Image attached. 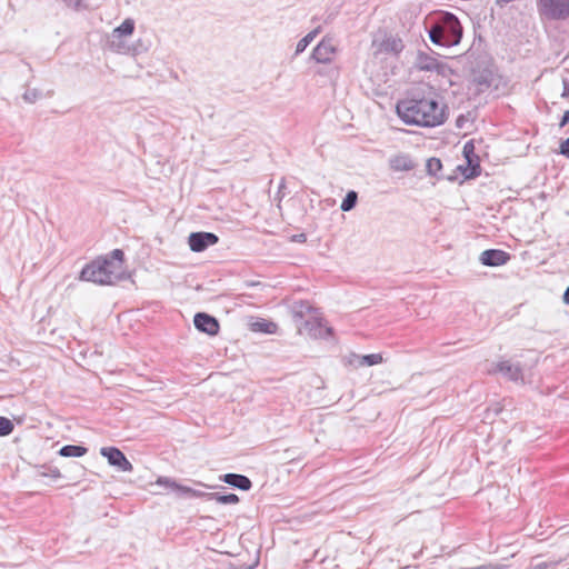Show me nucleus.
Segmentation results:
<instances>
[{
	"instance_id": "nucleus-1",
	"label": "nucleus",
	"mask_w": 569,
	"mask_h": 569,
	"mask_svg": "<svg viewBox=\"0 0 569 569\" xmlns=\"http://www.w3.org/2000/svg\"><path fill=\"white\" fill-rule=\"evenodd\" d=\"M398 117L408 126L435 128L446 122L448 106L440 104L436 93L411 92L396 104Z\"/></svg>"
},
{
	"instance_id": "nucleus-2",
	"label": "nucleus",
	"mask_w": 569,
	"mask_h": 569,
	"mask_svg": "<svg viewBox=\"0 0 569 569\" xmlns=\"http://www.w3.org/2000/svg\"><path fill=\"white\" fill-rule=\"evenodd\" d=\"M423 26L430 41L438 47H456L463 36V27L459 18L450 11L436 10L430 12L425 18Z\"/></svg>"
},
{
	"instance_id": "nucleus-3",
	"label": "nucleus",
	"mask_w": 569,
	"mask_h": 569,
	"mask_svg": "<svg viewBox=\"0 0 569 569\" xmlns=\"http://www.w3.org/2000/svg\"><path fill=\"white\" fill-rule=\"evenodd\" d=\"M471 80L479 87V91L492 86L495 78V64L487 54H478L469 61Z\"/></svg>"
},
{
	"instance_id": "nucleus-4",
	"label": "nucleus",
	"mask_w": 569,
	"mask_h": 569,
	"mask_svg": "<svg viewBox=\"0 0 569 569\" xmlns=\"http://www.w3.org/2000/svg\"><path fill=\"white\" fill-rule=\"evenodd\" d=\"M537 9L541 18L550 21L569 19V0H537Z\"/></svg>"
},
{
	"instance_id": "nucleus-5",
	"label": "nucleus",
	"mask_w": 569,
	"mask_h": 569,
	"mask_svg": "<svg viewBox=\"0 0 569 569\" xmlns=\"http://www.w3.org/2000/svg\"><path fill=\"white\" fill-rule=\"evenodd\" d=\"M154 485L172 491L179 499L204 498L206 500H208V496L211 493L181 485L177 482L174 479L164 476L158 477Z\"/></svg>"
},
{
	"instance_id": "nucleus-6",
	"label": "nucleus",
	"mask_w": 569,
	"mask_h": 569,
	"mask_svg": "<svg viewBox=\"0 0 569 569\" xmlns=\"http://www.w3.org/2000/svg\"><path fill=\"white\" fill-rule=\"evenodd\" d=\"M102 266L103 264H101L97 257L82 268L79 279L81 281L93 282L100 286H111L110 276L113 274V271H107Z\"/></svg>"
},
{
	"instance_id": "nucleus-7",
	"label": "nucleus",
	"mask_w": 569,
	"mask_h": 569,
	"mask_svg": "<svg viewBox=\"0 0 569 569\" xmlns=\"http://www.w3.org/2000/svg\"><path fill=\"white\" fill-rule=\"evenodd\" d=\"M102 267L108 271H113L110 276L111 283L114 284L118 281L124 280L127 277L123 272L124 252L121 249H113L104 256L98 257Z\"/></svg>"
},
{
	"instance_id": "nucleus-8",
	"label": "nucleus",
	"mask_w": 569,
	"mask_h": 569,
	"mask_svg": "<svg viewBox=\"0 0 569 569\" xmlns=\"http://www.w3.org/2000/svg\"><path fill=\"white\" fill-rule=\"evenodd\" d=\"M462 153L466 159L463 178L470 180L479 177L481 174L480 158L475 152V144L472 140L465 143Z\"/></svg>"
},
{
	"instance_id": "nucleus-9",
	"label": "nucleus",
	"mask_w": 569,
	"mask_h": 569,
	"mask_svg": "<svg viewBox=\"0 0 569 569\" xmlns=\"http://www.w3.org/2000/svg\"><path fill=\"white\" fill-rule=\"evenodd\" d=\"M219 242V237L213 232L196 231L188 237V244L193 252H203L209 247Z\"/></svg>"
},
{
	"instance_id": "nucleus-10",
	"label": "nucleus",
	"mask_w": 569,
	"mask_h": 569,
	"mask_svg": "<svg viewBox=\"0 0 569 569\" xmlns=\"http://www.w3.org/2000/svg\"><path fill=\"white\" fill-rule=\"evenodd\" d=\"M100 455L107 458L110 466L117 467L120 471H132V463L126 455L117 447H102Z\"/></svg>"
},
{
	"instance_id": "nucleus-11",
	"label": "nucleus",
	"mask_w": 569,
	"mask_h": 569,
	"mask_svg": "<svg viewBox=\"0 0 569 569\" xmlns=\"http://www.w3.org/2000/svg\"><path fill=\"white\" fill-rule=\"evenodd\" d=\"M193 325L198 331L211 337L217 336L220 330L218 319L207 312H197L193 317Z\"/></svg>"
},
{
	"instance_id": "nucleus-12",
	"label": "nucleus",
	"mask_w": 569,
	"mask_h": 569,
	"mask_svg": "<svg viewBox=\"0 0 569 569\" xmlns=\"http://www.w3.org/2000/svg\"><path fill=\"white\" fill-rule=\"evenodd\" d=\"M415 64L421 71H435L442 76L448 68L446 63L438 61L435 57L423 51H418Z\"/></svg>"
},
{
	"instance_id": "nucleus-13",
	"label": "nucleus",
	"mask_w": 569,
	"mask_h": 569,
	"mask_svg": "<svg viewBox=\"0 0 569 569\" xmlns=\"http://www.w3.org/2000/svg\"><path fill=\"white\" fill-rule=\"evenodd\" d=\"M382 361L383 358L381 353H369L360 356L355 352H350L348 356L343 357V363L353 368L371 367L379 365Z\"/></svg>"
},
{
	"instance_id": "nucleus-14",
	"label": "nucleus",
	"mask_w": 569,
	"mask_h": 569,
	"mask_svg": "<svg viewBox=\"0 0 569 569\" xmlns=\"http://www.w3.org/2000/svg\"><path fill=\"white\" fill-rule=\"evenodd\" d=\"M511 259V254L501 249H487L480 253L479 261L487 267H500Z\"/></svg>"
},
{
	"instance_id": "nucleus-15",
	"label": "nucleus",
	"mask_w": 569,
	"mask_h": 569,
	"mask_svg": "<svg viewBox=\"0 0 569 569\" xmlns=\"http://www.w3.org/2000/svg\"><path fill=\"white\" fill-rule=\"evenodd\" d=\"M336 52V48L332 44V40L325 37L312 50L311 59L318 63H329L332 60V56Z\"/></svg>"
},
{
	"instance_id": "nucleus-16",
	"label": "nucleus",
	"mask_w": 569,
	"mask_h": 569,
	"mask_svg": "<svg viewBox=\"0 0 569 569\" xmlns=\"http://www.w3.org/2000/svg\"><path fill=\"white\" fill-rule=\"evenodd\" d=\"M373 46H377L378 53H391L398 56L405 49V44L401 38L398 36H386L379 43L373 40Z\"/></svg>"
},
{
	"instance_id": "nucleus-17",
	"label": "nucleus",
	"mask_w": 569,
	"mask_h": 569,
	"mask_svg": "<svg viewBox=\"0 0 569 569\" xmlns=\"http://www.w3.org/2000/svg\"><path fill=\"white\" fill-rule=\"evenodd\" d=\"M492 372H500L503 377L510 381H522L523 372L520 363H511L509 360L499 361L496 363Z\"/></svg>"
},
{
	"instance_id": "nucleus-18",
	"label": "nucleus",
	"mask_w": 569,
	"mask_h": 569,
	"mask_svg": "<svg viewBox=\"0 0 569 569\" xmlns=\"http://www.w3.org/2000/svg\"><path fill=\"white\" fill-rule=\"evenodd\" d=\"M220 480L231 486L232 488L242 491H249L252 488V481L250 480V478L240 473H224L220 476Z\"/></svg>"
},
{
	"instance_id": "nucleus-19",
	"label": "nucleus",
	"mask_w": 569,
	"mask_h": 569,
	"mask_svg": "<svg viewBox=\"0 0 569 569\" xmlns=\"http://www.w3.org/2000/svg\"><path fill=\"white\" fill-rule=\"evenodd\" d=\"M306 330L309 331L310 335L320 338H328L333 335V329L331 327H325L322 323V319L312 318L305 322Z\"/></svg>"
},
{
	"instance_id": "nucleus-20",
	"label": "nucleus",
	"mask_w": 569,
	"mask_h": 569,
	"mask_svg": "<svg viewBox=\"0 0 569 569\" xmlns=\"http://www.w3.org/2000/svg\"><path fill=\"white\" fill-rule=\"evenodd\" d=\"M389 167L393 171H411L416 163L409 154L398 153L389 159Z\"/></svg>"
},
{
	"instance_id": "nucleus-21",
	"label": "nucleus",
	"mask_w": 569,
	"mask_h": 569,
	"mask_svg": "<svg viewBox=\"0 0 569 569\" xmlns=\"http://www.w3.org/2000/svg\"><path fill=\"white\" fill-rule=\"evenodd\" d=\"M250 330L253 332L272 335L277 332L278 325L270 320L257 318L254 321L250 323Z\"/></svg>"
},
{
	"instance_id": "nucleus-22",
	"label": "nucleus",
	"mask_w": 569,
	"mask_h": 569,
	"mask_svg": "<svg viewBox=\"0 0 569 569\" xmlns=\"http://www.w3.org/2000/svg\"><path fill=\"white\" fill-rule=\"evenodd\" d=\"M442 162L439 158L431 157L427 160L426 171L429 176L435 177L437 179H447L449 181H453V177H446L441 174Z\"/></svg>"
},
{
	"instance_id": "nucleus-23",
	"label": "nucleus",
	"mask_w": 569,
	"mask_h": 569,
	"mask_svg": "<svg viewBox=\"0 0 569 569\" xmlns=\"http://www.w3.org/2000/svg\"><path fill=\"white\" fill-rule=\"evenodd\" d=\"M88 448L81 445H64L58 453L64 458H79L87 455Z\"/></svg>"
},
{
	"instance_id": "nucleus-24",
	"label": "nucleus",
	"mask_w": 569,
	"mask_h": 569,
	"mask_svg": "<svg viewBox=\"0 0 569 569\" xmlns=\"http://www.w3.org/2000/svg\"><path fill=\"white\" fill-rule=\"evenodd\" d=\"M208 501H216L219 505H236L240 501L239 497L236 493H220V492H211L208 496Z\"/></svg>"
},
{
	"instance_id": "nucleus-25",
	"label": "nucleus",
	"mask_w": 569,
	"mask_h": 569,
	"mask_svg": "<svg viewBox=\"0 0 569 569\" xmlns=\"http://www.w3.org/2000/svg\"><path fill=\"white\" fill-rule=\"evenodd\" d=\"M321 27L315 28L312 31L308 32L303 38H301L296 47L295 54L298 56L302 53L307 47L313 41V39L320 33Z\"/></svg>"
},
{
	"instance_id": "nucleus-26",
	"label": "nucleus",
	"mask_w": 569,
	"mask_h": 569,
	"mask_svg": "<svg viewBox=\"0 0 569 569\" xmlns=\"http://www.w3.org/2000/svg\"><path fill=\"white\" fill-rule=\"evenodd\" d=\"M133 31H134V20L131 18H128V19L123 20V22L120 26L114 28L113 37L121 38V37L131 36L133 33Z\"/></svg>"
},
{
	"instance_id": "nucleus-27",
	"label": "nucleus",
	"mask_w": 569,
	"mask_h": 569,
	"mask_svg": "<svg viewBox=\"0 0 569 569\" xmlns=\"http://www.w3.org/2000/svg\"><path fill=\"white\" fill-rule=\"evenodd\" d=\"M357 202L358 193L355 190H349L341 201L340 209L341 211L348 212L357 206Z\"/></svg>"
},
{
	"instance_id": "nucleus-28",
	"label": "nucleus",
	"mask_w": 569,
	"mask_h": 569,
	"mask_svg": "<svg viewBox=\"0 0 569 569\" xmlns=\"http://www.w3.org/2000/svg\"><path fill=\"white\" fill-rule=\"evenodd\" d=\"M127 50L132 56H139L149 50V42H146L142 39H138L132 46L128 47Z\"/></svg>"
},
{
	"instance_id": "nucleus-29",
	"label": "nucleus",
	"mask_w": 569,
	"mask_h": 569,
	"mask_svg": "<svg viewBox=\"0 0 569 569\" xmlns=\"http://www.w3.org/2000/svg\"><path fill=\"white\" fill-rule=\"evenodd\" d=\"M13 428L14 425L9 418L0 416V437L9 436Z\"/></svg>"
},
{
	"instance_id": "nucleus-30",
	"label": "nucleus",
	"mask_w": 569,
	"mask_h": 569,
	"mask_svg": "<svg viewBox=\"0 0 569 569\" xmlns=\"http://www.w3.org/2000/svg\"><path fill=\"white\" fill-rule=\"evenodd\" d=\"M40 468L44 469V471L39 472V476L41 477H50L54 480L60 479L62 477L60 470L57 467L43 465Z\"/></svg>"
},
{
	"instance_id": "nucleus-31",
	"label": "nucleus",
	"mask_w": 569,
	"mask_h": 569,
	"mask_svg": "<svg viewBox=\"0 0 569 569\" xmlns=\"http://www.w3.org/2000/svg\"><path fill=\"white\" fill-rule=\"evenodd\" d=\"M258 558L253 560L252 563H247L241 561V559H236L234 561H231L229 565L230 569H253L258 565Z\"/></svg>"
},
{
	"instance_id": "nucleus-32",
	"label": "nucleus",
	"mask_w": 569,
	"mask_h": 569,
	"mask_svg": "<svg viewBox=\"0 0 569 569\" xmlns=\"http://www.w3.org/2000/svg\"><path fill=\"white\" fill-rule=\"evenodd\" d=\"M41 97L38 89H29L23 93V100L28 103H34Z\"/></svg>"
},
{
	"instance_id": "nucleus-33",
	"label": "nucleus",
	"mask_w": 569,
	"mask_h": 569,
	"mask_svg": "<svg viewBox=\"0 0 569 569\" xmlns=\"http://www.w3.org/2000/svg\"><path fill=\"white\" fill-rule=\"evenodd\" d=\"M67 7L72 8L74 10H81L86 7L82 4V0H62Z\"/></svg>"
},
{
	"instance_id": "nucleus-34",
	"label": "nucleus",
	"mask_w": 569,
	"mask_h": 569,
	"mask_svg": "<svg viewBox=\"0 0 569 569\" xmlns=\"http://www.w3.org/2000/svg\"><path fill=\"white\" fill-rule=\"evenodd\" d=\"M559 153L569 158V138L562 140L559 146Z\"/></svg>"
},
{
	"instance_id": "nucleus-35",
	"label": "nucleus",
	"mask_w": 569,
	"mask_h": 569,
	"mask_svg": "<svg viewBox=\"0 0 569 569\" xmlns=\"http://www.w3.org/2000/svg\"><path fill=\"white\" fill-rule=\"evenodd\" d=\"M556 566V562H540L533 566L531 569H555Z\"/></svg>"
},
{
	"instance_id": "nucleus-36",
	"label": "nucleus",
	"mask_w": 569,
	"mask_h": 569,
	"mask_svg": "<svg viewBox=\"0 0 569 569\" xmlns=\"http://www.w3.org/2000/svg\"><path fill=\"white\" fill-rule=\"evenodd\" d=\"M562 86H563V89H562V92H561V97L563 99H569V80L568 79H563L562 80Z\"/></svg>"
},
{
	"instance_id": "nucleus-37",
	"label": "nucleus",
	"mask_w": 569,
	"mask_h": 569,
	"mask_svg": "<svg viewBox=\"0 0 569 569\" xmlns=\"http://www.w3.org/2000/svg\"><path fill=\"white\" fill-rule=\"evenodd\" d=\"M291 241L293 242H298V243H303L307 241V236L306 233H297V234H293L291 237Z\"/></svg>"
},
{
	"instance_id": "nucleus-38",
	"label": "nucleus",
	"mask_w": 569,
	"mask_h": 569,
	"mask_svg": "<svg viewBox=\"0 0 569 569\" xmlns=\"http://www.w3.org/2000/svg\"><path fill=\"white\" fill-rule=\"evenodd\" d=\"M569 123V110H566L560 118L559 127L563 128Z\"/></svg>"
},
{
	"instance_id": "nucleus-39",
	"label": "nucleus",
	"mask_w": 569,
	"mask_h": 569,
	"mask_svg": "<svg viewBox=\"0 0 569 569\" xmlns=\"http://www.w3.org/2000/svg\"><path fill=\"white\" fill-rule=\"evenodd\" d=\"M465 121L466 118L463 114L458 116V118L456 119V127L459 129L463 128Z\"/></svg>"
},
{
	"instance_id": "nucleus-40",
	"label": "nucleus",
	"mask_w": 569,
	"mask_h": 569,
	"mask_svg": "<svg viewBox=\"0 0 569 569\" xmlns=\"http://www.w3.org/2000/svg\"><path fill=\"white\" fill-rule=\"evenodd\" d=\"M562 301L563 303L569 305V286L566 288L562 295Z\"/></svg>"
},
{
	"instance_id": "nucleus-41",
	"label": "nucleus",
	"mask_w": 569,
	"mask_h": 569,
	"mask_svg": "<svg viewBox=\"0 0 569 569\" xmlns=\"http://www.w3.org/2000/svg\"><path fill=\"white\" fill-rule=\"evenodd\" d=\"M463 167H465V166H462V164H459V166L457 167V170H459V171L461 172V174H462V176H463V172H465V171H463Z\"/></svg>"
},
{
	"instance_id": "nucleus-42",
	"label": "nucleus",
	"mask_w": 569,
	"mask_h": 569,
	"mask_svg": "<svg viewBox=\"0 0 569 569\" xmlns=\"http://www.w3.org/2000/svg\"><path fill=\"white\" fill-rule=\"evenodd\" d=\"M117 48L118 50L120 51L121 49H123V46H121L120 43L117 44Z\"/></svg>"
},
{
	"instance_id": "nucleus-43",
	"label": "nucleus",
	"mask_w": 569,
	"mask_h": 569,
	"mask_svg": "<svg viewBox=\"0 0 569 569\" xmlns=\"http://www.w3.org/2000/svg\"><path fill=\"white\" fill-rule=\"evenodd\" d=\"M196 483L199 485V486L208 487L207 485H204L203 482H200V481H198Z\"/></svg>"
}]
</instances>
